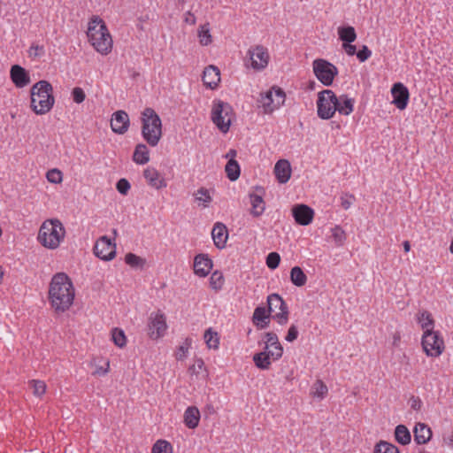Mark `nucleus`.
I'll return each instance as SVG.
<instances>
[{
    "label": "nucleus",
    "instance_id": "nucleus-1",
    "mask_svg": "<svg viewBox=\"0 0 453 453\" xmlns=\"http://www.w3.org/2000/svg\"><path fill=\"white\" fill-rule=\"evenodd\" d=\"M74 296V288L67 274L56 273L49 288V300L52 309L58 313L67 311L73 304Z\"/></svg>",
    "mask_w": 453,
    "mask_h": 453
},
{
    "label": "nucleus",
    "instance_id": "nucleus-2",
    "mask_svg": "<svg viewBox=\"0 0 453 453\" xmlns=\"http://www.w3.org/2000/svg\"><path fill=\"white\" fill-rule=\"evenodd\" d=\"M88 37L96 51L107 55L112 48V39L104 20L97 16L88 24Z\"/></svg>",
    "mask_w": 453,
    "mask_h": 453
},
{
    "label": "nucleus",
    "instance_id": "nucleus-3",
    "mask_svg": "<svg viewBox=\"0 0 453 453\" xmlns=\"http://www.w3.org/2000/svg\"><path fill=\"white\" fill-rule=\"evenodd\" d=\"M53 88L47 81L36 82L31 88V108L35 113L42 115L54 105Z\"/></svg>",
    "mask_w": 453,
    "mask_h": 453
},
{
    "label": "nucleus",
    "instance_id": "nucleus-4",
    "mask_svg": "<svg viewBox=\"0 0 453 453\" xmlns=\"http://www.w3.org/2000/svg\"><path fill=\"white\" fill-rule=\"evenodd\" d=\"M142 136L146 142L156 147L162 137V121L154 109L147 107L142 111Z\"/></svg>",
    "mask_w": 453,
    "mask_h": 453
},
{
    "label": "nucleus",
    "instance_id": "nucleus-5",
    "mask_svg": "<svg viewBox=\"0 0 453 453\" xmlns=\"http://www.w3.org/2000/svg\"><path fill=\"white\" fill-rule=\"evenodd\" d=\"M65 234V227L58 219H49L40 227L38 241L45 248L55 250L63 241Z\"/></svg>",
    "mask_w": 453,
    "mask_h": 453
},
{
    "label": "nucleus",
    "instance_id": "nucleus-6",
    "mask_svg": "<svg viewBox=\"0 0 453 453\" xmlns=\"http://www.w3.org/2000/svg\"><path fill=\"white\" fill-rule=\"evenodd\" d=\"M337 96L334 91L325 89L319 93L317 100V113L322 119L333 118L337 111Z\"/></svg>",
    "mask_w": 453,
    "mask_h": 453
},
{
    "label": "nucleus",
    "instance_id": "nucleus-7",
    "mask_svg": "<svg viewBox=\"0 0 453 453\" xmlns=\"http://www.w3.org/2000/svg\"><path fill=\"white\" fill-rule=\"evenodd\" d=\"M232 107L229 104L222 101L214 103L211 110V120L216 127L224 134L228 132L231 125L230 114Z\"/></svg>",
    "mask_w": 453,
    "mask_h": 453
},
{
    "label": "nucleus",
    "instance_id": "nucleus-8",
    "mask_svg": "<svg viewBox=\"0 0 453 453\" xmlns=\"http://www.w3.org/2000/svg\"><path fill=\"white\" fill-rule=\"evenodd\" d=\"M312 67L314 74L325 86H330L334 77L338 74L336 66L322 58L315 59L312 63Z\"/></svg>",
    "mask_w": 453,
    "mask_h": 453
},
{
    "label": "nucleus",
    "instance_id": "nucleus-9",
    "mask_svg": "<svg viewBox=\"0 0 453 453\" xmlns=\"http://www.w3.org/2000/svg\"><path fill=\"white\" fill-rule=\"evenodd\" d=\"M268 312L273 313L274 319L280 326L286 325L288 320V309L280 296L271 294L267 297Z\"/></svg>",
    "mask_w": 453,
    "mask_h": 453
},
{
    "label": "nucleus",
    "instance_id": "nucleus-10",
    "mask_svg": "<svg viewBox=\"0 0 453 453\" xmlns=\"http://www.w3.org/2000/svg\"><path fill=\"white\" fill-rule=\"evenodd\" d=\"M422 347L427 356L438 357L444 349V342L439 333L434 330L425 331L422 336Z\"/></svg>",
    "mask_w": 453,
    "mask_h": 453
},
{
    "label": "nucleus",
    "instance_id": "nucleus-11",
    "mask_svg": "<svg viewBox=\"0 0 453 453\" xmlns=\"http://www.w3.org/2000/svg\"><path fill=\"white\" fill-rule=\"evenodd\" d=\"M166 328L167 325L164 314L159 312L150 314L148 324V334L151 339L157 340L162 337Z\"/></svg>",
    "mask_w": 453,
    "mask_h": 453
},
{
    "label": "nucleus",
    "instance_id": "nucleus-12",
    "mask_svg": "<svg viewBox=\"0 0 453 453\" xmlns=\"http://www.w3.org/2000/svg\"><path fill=\"white\" fill-rule=\"evenodd\" d=\"M94 254L102 260L110 261L116 256V245L107 236H102L94 246Z\"/></svg>",
    "mask_w": 453,
    "mask_h": 453
},
{
    "label": "nucleus",
    "instance_id": "nucleus-13",
    "mask_svg": "<svg viewBox=\"0 0 453 453\" xmlns=\"http://www.w3.org/2000/svg\"><path fill=\"white\" fill-rule=\"evenodd\" d=\"M247 55L251 62V67L256 70H262L268 65L269 55L267 50L262 45L249 49Z\"/></svg>",
    "mask_w": 453,
    "mask_h": 453
},
{
    "label": "nucleus",
    "instance_id": "nucleus-14",
    "mask_svg": "<svg viewBox=\"0 0 453 453\" xmlns=\"http://www.w3.org/2000/svg\"><path fill=\"white\" fill-rule=\"evenodd\" d=\"M393 96V104L399 109L403 110L406 108L409 101V90L401 82L395 83L391 88Z\"/></svg>",
    "mask_w": 453,
    "mask_h": 453
},
{
    "label": "nucleus",
    "instance_id": "nucleus-15",
    "mask_svg": "<svg viewBox=\"0 0 453 453\" xmlns=\"http://www.w3.org/2000/svg\"><path fill=\"white\" fill-rule=\"evenodd\" d=\"M111 130L119 134H125L129 127L128 114L122 110L117 111L112 114L111 119Z\"/></svg>",
    "mask_w": 453,
    "mask_h": 453
},
{
    "label": "nucleus",
    "instance_id": "nucleus-16",
    "mask_svg": "<svg viewBox=\"0 0 453 453\" xmlns=\"http://www.w3.org/2000/svg\"><path fill=\"white\" fill-rule=\"evenodd\" d=\"M212 268V261L206 254H198L194 259V272L200 277L207 276Z\"/></svg>",
    "mask_w": 453,
    "mask_h": 453
},
{
    "label": "nucleus",
    "instance_id": "nucleus-17",
    "mask_svg": "<svg viewBox=\"0 0 453 453\" xmlns=\"http://www.w3.org/2000/svg\"><path fill=\"white\" fill-rule=\"evenodd\" d=\"M292 211L295 220L302 226L309 225L311 222L314 215L312 209L305 204H299L295 206Z\"/></svg>",
    "mask_w": 453,
    "mask_h": 453
},
{
    "label": "nucleus",
    "instance_id": "nucleus-18",
    "mask_svg": "<svg viewBox=\"0 0 453 453\" xmlns=\"http://www.w3.org/2000/svg\"><path fill=\"white\" fill-rule=\"evenodd\" d=\"M211 236L215 246L222 250L226 247L228 239V230L223 223L217 222L212 228Z\"/></svg>",
    "mask_w": 453,
    "mask_h": 453
},
{
    "label": "nucleus",
    "instance_id": "nucleus-19",
    "mask_svg": "<svg viewBox=\"0 0 453 453\" xmlns=\"http://www.w3.org/2000/svg\"><path fill=\"white\" fill-rule=\"evenodd\" d=\"M11 79L17 88H24L30 82L27 72L19 65H14L11 68Z\"/></svg>",
    "mask_w": 453,
    "mask_h": 453
},
{
    "label": "nucleus",
    "instance_id": "nucleus-20",
    "mask_svg": "<svg viewBox=\"0 0 453 453\" xmlns=\"http://www.w3.org/2000/svg\"><path fill=\"white\" fill-rule=\"evenodd\" d=\"M274 173L280 183H286L291 176V165L286 159H280L274 165Z\"/></svg>",
    "mask_w": 453,
    "mask_h": 453
},
{
    "label": "nucleus",
    "instance_id": "nucleus-21",
    "mask_svg": "<svg viewBox=\"0 0 453 453\" xmlns=\"http://www.w3.org/2000/svg\"><path fill=\"white\" fill-rule=\"evenodd\" d=\"M265 349L269 348L276 349V351H271V356L273 360H278L282 357L283 348L279 342L278 336L276 334L273 332L265 333Z\"/></svg>",
    "mask_w": 453,
    "mask_h": 453
},
{
    "label": "nucleus",
    "instance_id": "nucleus-22",
    "mask_svg": "<svg viewBox=\"0 0 453 453\" xmlns=\"http://www.w3.org/2000/svg\"><path fill=\"white\" fill-rule=\"evenodd\" d=\"M220 81V73L218 67L209 65L203 73V84L211 88H215Z\"/></svg>",
    "mask_w": 453,
    "mask_h": 453
},
{
    "label": "nucleus",
    "instance_id": "nucleus-23",
    "mask_svg": "<svg viewBox=\"0 0 453 453\" xmlns=\"http://www.w3.org/2000/svg\"><path fill=\"white\" fill-rule=\"evenodd\" d=\"M143 176L148 184L157 189L166 187L165 180L160 176L159 173L153 167H148L143 171Z\"/></svg>",
    "mask_w": 453,
    "mask_h": 453
},
{
    "label": "nucleus",
    "instance_id": "nucleus-24",
    "mask_svg": "<svg viewBox=\"0 0 453 453\" xmlns=\"http://www.w3.org/2000/svg\"><path fill=\"white\" fill-rule=\"evenodd\" d=\"M414 441L418 444H425L428 442L432 436V431L428 426L424 423H418L413 430Z\"/></svg>",
    "mask_w": 453,
    "mask_h": 453
},
{
    "label": "nucleus",
    "instance_id": "nucleus-25",
    "mask_svg": "<svg viewBox=\"0 0 453 453\" xmlns=\"http://www.w3.org/2000/svg\"><path fill=\"white\" fill-rule=\"evenodd\" d=\"M269 312L265 307H257L253 312L252 321L258 329H265L269 325Z\"/></svg>",
    "mask_w": 453,
    "mask_h": 453
},
{
    "label": "nucleus",
    "instance_id": "nucleus-26",
    "mask_svg": "<svg viewBox=\"0 0 453 453\" xmlns=\"http://www.w3.org/2000/svg\"><path fill=\"white\" fill-rule=\"evenodd\" d=\"M337 111L340 114L348 116L353 111L355 104L354 98L343 94L337 96Z\"/></svg>",
    "mask_w": 453,
    "mask_h": 453
},
{
    "label": "nucleus",
    "instance_id": "nucleus-27",
    "mask_svg": "<svg viewBox=\"0 0 453 453\" xmlns=\"http://www.w3.org/2000/svg\"><path fill=\"white\" fill-rule=\"evenodd\" d=\"M200 420V411L196 406H189L184 412V423L191 429L196 428Z\"/></svg>",
    "mask_w": 453,
    "mask_h": 453
},
{
    "label": "nucleus",
    "instance_id": "nucleus-28",
    "mask_svg": "<svg viewBox=\"0 0 453 453\" xmlns=\"http://www.w3.org/2000/svg\"><path fill=\"white\" fill-rule=\"evenodd\" d=\"M133 159L136 164L145 165L150 161V151L147 146L143 143H139L136 145Z\"/></svg>",
    "mask_w": 453,
    "mask_h": 453
},
{
    "label": "nucleus",
    "instance_id": "nucleus-29",
    "mask_svg": "<svg viewBox=\"0 0 453 453\" xmlns=\"http://www.w3.org/2000/svg\"><path fill=\"white\" fill-rule=\"evenodd\" d=\"M250 203H251V210L250 213L254 217H259L263 214L265 211V202L260 195L257 194H250Z\"/></svg>",
    "mask_w": 453,
    "mask_h": 453
},
{
    "label": "nucleus",
    "instance_id": "nucleus-30",
    "mask_svg": "<svg viewBox=\"0 0 453 453\" xmlns=\"http://www.w3.org/2000/svg\"><path fill=\"white\" fill-rule=\"evenodd\" d=\"M271 351L258 352L253 356V362L256 366L261 370H268L271 365Z\"/></svg>",
    "mask_w": 453,
    "mask_h": 453
},
{
    "label": "nucleus",
    "instance_id": "nucleus-31",
    "mask_svg": "<svg viewBox=\"0 0 453 453\" xmlns=\"http://www.w3.org/2000/svg\"><path fill=\"white\" fill-rule=\"evenodd\" d=\"M417 319L424 332L434 330V321L429 311H423L418 312Z\"/></svg>",
    "mask_w": 453,
    "mask_h": 453
},
{
    "label": "nucleus",
    "instance_id": "nucleus-32",
    "mask_svg": "<svg viewBox=\"0 0 453 453\" xmlns=\"http://www.w3.org/2000/svg\"><path fill=\"white\" fill-rule=\"evenodd\" d=\"M291 282L296 287H303L307 281V276L301 267L294 266L290 271Z\"/></svg>",
    "mask_w": 453,
    "mask_h": 453
},
{
    "label": "nucleus",
    "instance_id": "nucleus-33",
    "mask_svg": "<svg viewBox=\"0 0 453 453\" xmlns=\"http://www.w3.org/2000/svg\"><path fill=\"white\" fill-rule=\"evenodd\" d=\"M259 103L264 109L265 113H272L277 108L274 107L273 93L268 90L266 93L261 95Z\"/></svg>",
    "mask_w": 453,
    "mask_h": 453
},
{
    "label": "nucleus",
    "instance_id": "nucleus-34",
    "mask_svg": "<svg viewBox=\"0 0 453 453\" xmlns=\"http://www.w3.org/2000/svg\"><path fill=\"white\" fill-rule=\"evenodd\" d=\"M395 437L397 442L406 445L411 442V433L404 425H398L395 429Z\"/></svg>",
    "mask_w": 453,
    "mask_h": 453
},
{
    "label": "nucleus",
    "instance_id": "nucleus-35",
    "mask_svg": "<svg viewBox=\"0 0 453 453\" xmlns=\"http://www.w3.org/2000/svg\"><path fill=\"white\" fill-rule=\"evenodd\" d=\"M225 171L226 173L227 178L234 181L240 176V166L236 160L230 158L226 165Z\"/></svg>",
    "mask_w": 453,
    "mask_h": 453
},
{
    "label": "nucleus",
    "instance_id": "nucleus-36",
    "mask_svg": "<svg viewBox=\"0 0 453 453\" xmlns=\"http://www.w3.org/2000/svg\"><path fill=\"white\" fill-rule=\"evenodd\" d=\"M339 38L346 43H351L357 38V34L353 27H342L338 28Z\"/></svg>",
    "mask_w": 453,
    "mask_h": 453
},
{
    "label": "nucleus",
    "instance_id": "nucleus-37",
    "mask_svg": "<svg viewBox=\"0 0 453 453\" xmlns=\"http://www.w3.org/2000/svg\"><path fill=\"white\" fill-rule=\"evenodd\" d=\"M197 35L199 38V42L203 46H207L211 42L212 40H211V35L210 32L209 23H205L199 27Z\"/></svg>",
    "mask_w": 453,
    "mask_h": 453
},
{
    "label": "nucleus",
    "instance_id": "nucleus-38",
    "mask_svg": "<svg viewBox=\"0 0 453 453\" xmlns=\"http://www.w3.org/2000/svg\"><path fill=\"white\" fill-rule=\"evenodd\" d=\"M204 341L210 349H217L219 344V338L216 332H213L211 328L207 329L203 335Z\"/></svg>",
    "mask_w": 453,
    "mask_h": 453
},
{
    "label": "nucleus",
    "instance_id": "nucleus-39",
    "mask_svg": "<svg viewBox=\"0 0 453 453\" xmlns=\"http://www.w3.org/2000/svg\"><path fill=\"white\" fill-rule=\"evenodd\" d=\"M373 453H400L396 446L381 441L374 448Z\"/></svg>",
    "mask_w": 453,
    "mask_h": 453
},
{
    "label": "nucleus",
    "instance_id": "nucleus-40",
    "mask_svg": "<svg viewBox=\"0 0 453 453\" xmlns=\"http://www.w3.org/2000/svg\"><path fill=\"white\" fill-rule=\"evenodd\" d=\"M327 387L322 380H317L311 388V394L314 397L324 398L327 394Z\"/></svg>",
    "mask_w": 453,
    "mask_h": 453
},
{
    "label": "nucleus",
    "instance_id": "nucleus-41",
    "mask_svg": "<svg viewBox=\"0 0 453 453\" xmlns=\"http://www.w3.org/2000/svg\"><path fill=\"white\" fill-rule=\"evenodd\" d=\"M332 232V238L335 243L336 246H342L343 245L345 240H346V234L344 230L339 226H335L331 229Z\"/></svg>",
    "mask_w": 453,
    "mask_h": 453
},
{
    "label": "nucleus",
    "instance_id": "nucleus-42",
    "mask_svg": "<svg viewBox=\"0 0 453 453\" xmlns=\"http://www.w3.org/2000/svg\"><path fill=\"white\" fill-rule=\"evenodd\" d=\"M195 196L197 201L203 203V207H207L212 200L210 195V191L205 188H200L197 189V191L195 193Z\"/></svg>",
    "mask_w": 453,
    "mask_h": 453
},
{
    "label": "nucleus",
    "instance_id": "nucleus-43",
    "mask_svg": "<svg viewBox=\"0 0 453 453\" xmlns=\"http://www.w3.org/2000/svg\"><path fill=\"white\" fill-rule=\"evenodd\" d=\"M125 262L133 268L142 267L145 260L134 253H127L125 257Z\"/></svg>",
    "mask_w": 453,
    "mask_h": 453
},
{
    "label": "nucleus",
    "instance_id": "nucleus-44",
    "mask_svg": "<svg viewBox=\"0 0 453 453\" xmlns=\"http://www.w3.org/2000/svg\"><path fill=\"white\" fill-rule=\"evenodd\" d=\"M223 284H224L223 274L219 271L213 272L210 278V285H211V288H213L215 290H219L222 288Z\"/></svg>",
    "mask_w": 453,
    "mask_h": 453
},
{
    "label": "nucleus",
    "instance_id": "nucleus-45",
    "mask_svg": "<svg viewBox=\"0 0 453 453\" xmlns=\"http://www.w3.org/2000/svg\"><path fill=\"white\" fill-rule=\"evenodd\" d=\"M111 338L113 342L119 348H123L126 343V335L121 329L114 328L112 330Z\"/></svg>",
    "mask_w": 453,
    "mask_h": 453
},
{
    "label": "nucleus",
    "instance_id": "nucleus-46",
    "mask_svg": "<svg viewBox=\"0 0 453 453\" xmlns=\"http://www.w3.org/2000/svg\"><path fill=\"white\" fill-rule=\"evenodd\" d=\"M272 91L273 93V101H274V107L279 109L281 105L284 104L285 99H286V94L285 92L280 88H273Z\"/></svg>",
    "mask_w": 453,
    "mask_h": 453
},
{
    "label": "nucleus",
    "instance_id": "nucleus-47",
    "mask_svg": "<svg viewBox=\"0 0 453 453\" xmlns=\"http://www.w3.org/2000/svg\"><path fill=\"white\" fill-rule=\"evenodd\" d=\"M30 387L33 388V394L36 396H42L46 390V385L42 380H33L29 381Z\"/></svg>",
    "mask_w": 453,
    "mask_h": 453
},
{
    "label": "nucleus",
    "instance_id": "nucleus-48",
    "mask_svg": "<svg viewBox=\"0 0 453 453\" xmlns=\"http://www.w3.org/2000/svg\"><path fill=\"white\" fill-rule=\"evenodd\" d=\"M280 262V257L277 252H271L266 257V265L268 268L276 269Z\"/></svg>",
    "mask_w": 453,
    "mask_h": 453
},
{
    "label": "nucleus",
    "instance_id": "nucleus-49",
    "mask_svg": "<svg viewBox=\"0 0 453 453\" xmlns=\"http://www.w3.org/2000/svg\"><path fill=\"white\" fill-rule=\"evenodd\" d=\"M169 449H172V446L169 442L166 441L159 440L154 444L152 448V453H167Z\"/></svg>",
    "mask_w": 453,
    "mask_h": 453
},
{
    "label": "nucleus",
    "instance_id": "nucleus-50",
    "mask_svg": "<svg viewBox=\"0 0 453 453\" xmlns=\"http://www.w3.org/2000/svg\"><path fill=\"white\" fill-rule=\"evenodd\" d=\"M71 95L73 102L76 104H81L86 99V94L84 90L80 87L73 88Z\"/></svg>",
    "mask_w": 453,
    "mask_h": 453
},
{
    "label": "nucleus",
    "instance_id": "nucleus-51",
    "mask_svg": "<svg viewBox=\"0 0 453 453\" xmlns=\"http://www.w3.org/2000/svg\"><path fill=\"white\" fill-rule=\"evenodd\" d=\"M47 180L51 183H60L62 181V173L58 169H51L47 173Z\"/></svg>",
    "mask_w": 453,
    "mask_h": 453
},
{
    "label": "nucleus",
    "instance_id": "nucleus-52",
    "mask_svg": "<svg viewBox=\"0 0 453 453\" xmlns=\"http://www.w3.org/2000/svg\"><path fill=\"white\" fill-rule=\"evenodd\" d=\"M130 188V183L126 179H120L116 184V188L121 195H127Z\"/></svg>",
    "mask_w": 453,
    "mask_h": 453
},
{
    "label": "nucleus",
    "instance_id": "nucleus-53",
    "mask_svg": "<svg viewBox=\"0 0 453 453\" xmlns=\"http://www.w3.org/2000/svg\"><path fill=\"white\" fill-rule=\"evenodd\" d=\"M29 56L34 58H40L44 55V47L38 44H32L28 50Z\"/></svg>",
    "mask_w": 453,
    "mask_h": 453
},
{
    "label": "nucleus",
    "instance_id": "nucleus-54",
    "mask_svg": "<svg viewBox=\"0 0 453 453\" xmlns=\"http://www.w3.org/2000/svg\"><path fill=\"white\" fill-rule=\"evenodd\" d=\"M372 55V51L366 45H363L362 49L357 52V57L360 62L366 61Z\"/></svg>",
    "mask_w": 453,
    "mask_h": 453
},
{
    "label": "nucleus",
    "instance_id": "nucleus-55",
    "mask_svg": "<svg viewBox=\"0 0 453 453\" xmlns=\"http://www.w3.org/2000/svg\"><path fill=\"white\" fill-rule=\"evenodd\" d=\"M297 336H298L297 327L295 325H292L288 328V334H287L285 339H286L287 342H294L295 340L297 339Z\"/></svg>",
    "mask_w": 453,
    "mask_h": 453
},
{
    "label": "nucleus",
    "instance_id": "nucleus-56",
    "mask_svg": "<svg viewBox=\"0 0 453 453\" xmlns=\"http://www.w3.org/2000/svg\"><path fill=\"white\" fill-rule=\"evenodd\" d=\"M354 201L355 197L352 195L346 194L341 197V204L345 210L349 209Z\"/></svg>",
    "mask_w": 453,
    "mask_h": 453
},
{
    "label": "nucleus",
    "instance_id": "nucleus-57",
    "mask_svg": "<svg viewBox=\"0 0 453 453\" xmlns=\"http://www.w3.org/2000/svg\"><path fill=\"white\" fill-rule=\"evenodd\" d=\"M188 349V344L180 346L178 351L176 352V358L178 360H182L184 357H186Z\"/></svg>",
    "mask_w": 453,
    "mask_h": 453
},
{
    "label": "nucleus",
    "instance_id": "nucleus-58",
    "mask_svg": "<svg viewBox=\"0 0 453 453\" xmlns=\"http://www.w3.org/2000/svg\"><path fill=\"white\" fill-rule=\"evenodd\" d=\"M343 48L349 56H353L357 54V48L355 45H352L351 43H344Z\"/></svg>",
    "mask_w": 453,
    "mask_h": 453
},
{
    "label": "nucleus",
    "instance_id": "nucleus-59",
    "mask_svg": "<svg viewBox=\"0 0 453 453\" xmlns=\"http://www.w3.org/2000/svg\"><path fill=\"white\" fill-rule=\"evenodd\" d=\"M185 21L187 23H189L191 25H194L196 23V17L191 13V12H188L187 13V16L185 18Z\"/></svg>",
    "mask_w": 453,
    "mask_h": 453
},
{
    "label": "nucleus",
    "instance_id": "nucleus-60",
    "mask_svg": "<svg viewBox=\"0 0 453 453\" xmlns=\"http://www.w3.org/2000/svg\"><path fill=\"white\" fill-rule=\"evenodd\" d=\"M236 154H237L236 150H230L227 152V154H226V157H230V158H233V159H234V157H236Z\"/></svg>",
    "mask_w": 453,
    "mask_h": 453
},
{
    "label": "nucleus",
    "instance_id": "nucleus-61",
    "mask_svg": "<svg viewBox=\"0 0 453 453\" xmlns=\"http://www.w3.org/2000/svg\"><path fill=\"white\" fill-rule=\"evenodd\" d=\"M403 249L405 252H408L411 249V244L408 241L403 242Z\"/></svg>",
    "mask_w": 453,
    "mask_h": 453
},
{
    "label": "nucleus",
    "instance_id": "nucleus-62",
    "mask_svg": "<svg viewBox=\"0 0 453 453\" xmlns=\"http://www.w3.org/2000/svg\"><path fill=\"white\" fill-rule=\"evenodd\" d=\"M196 363L199 368H201L203 365V361L202 359H198Z\"/></svg>",
    "mask_w": 453,
    "mask_h": 453
},
{
    "label": "nucleus",
    "instance_id": "nucleus-63",
    "mask_svg": "<svg viewBox=\"0 0 453 453\" xmlns=\"http://www.w3.org/2000/svg\"><path fill=\"white\" fill-rule=\"evenodd\" d=\"M3 275H4V271H3L2 267L0 266V283L2 282Z\"/></svg>",
    "mask_w": 453,
    "mask_h": 453
},
{
    "label": "nucleus",
    "instance_id": "nucleus-64",
    "mask_svg": "<svg viewBox=\"0 0 453 453\" xmlns=\"http://www.w3.org/2000/svg\"><path fill=\"white\" fill-rule=\"evenodd\" d=\"M449 250L453 254V241L450 243Z\"/></svg>",
    "mask_w": 453,
    "mask_h": 453
}]
</instances>
